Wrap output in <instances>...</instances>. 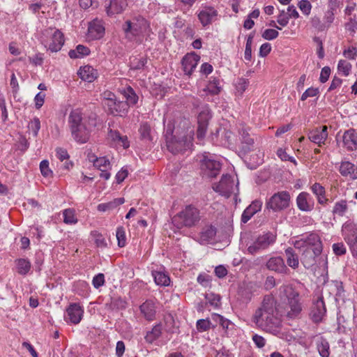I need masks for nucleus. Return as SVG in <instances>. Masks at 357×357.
I'll list each match as a JSON object with an SVG mask.
<instances>
[{
	"instance_id": "4c0bfd02",
	"label": "nucleus",
	"mask_w": 357,
	"mask_h": 357,
	"mask_svg": "<svg viewBox=\"0 0 357 357\" xmlns=\"http://www.w3.org/2000/svg\"><path fill=\"white\" fill-rule=\"evenodd\" d=\"M89 160L93 163V166L99 170L109 169L110 168V162L105 157L95 158L93 155L90 157Z\"/></svg>"
},
{
	"instance_id": "c756f323",
	"label": "nucleus",
	"mask_w": 357,
	"mask_h": 357,
	"mask_svg": "<svg viewBox=\"0 0 357 357\" xmlns=\"http://www.w3.org/2000/svg\"><path fill=\"white\" fill-rule=\"evenodd\" d=\"M310 189L316 196L319 204L326 206L328 204L329 200L326 197V190L324 186L319 183H315L311 186Z\"/></svg>"
},
{
	"instance_id": "58836bf2",
	"label": "nucleus",
	"mask_w": 357,
	"mask_h": 357,
	"mask_svg": "<svg viewBox=\"0 0 357 357\" xmlns=\"http://www.w3.org/2000/svg\"><path fill=\"white\" fill-rule=\"evenodd\" d=\"M162 334V326L160 324L155 325L151 331L147 332L145 340L148 343H153Z\"/></svg>"
},
{
	"instance_id": "5701e85b",
	"label": "nucleus",
	"mask_w": 357,
	"mask_h": 357,
	"mask_svg": "<svg viewBox=\"0 0 357 357\" xmlns=\"http://www.w3.org/2000/svg\"><path fill=\"white\" fill-rule=\"evenodd\" d=\"M344 146L347 151H352L357 149V132L354 129L346 130L342 136Z\"/></svg>"
},
{
	"instance_id": "39448f33",
	"label": "nucleus",
	"mask_w": 357,
	"mask_h": 357,
	"mask_svg": "<svg viewBox=\"0 0 357 357\" xmlns=\"http://www.w3.org/2000/svg\"><path fill=\"white\" fill-rule=\"evenodd\" d=\"M40 42L47 50L56 52L64 44L63 34L56 28L49 27L42 31Z\"/></svg>"
},
{
	"instance_id": "4468645a",
	"label": "nucleus",
	"mask_w": 357,
	"mask_h": 357,
	"mask_svg": "<svg viewBox=\"0 0 357 357\" xmlns=\"http://www.w3.org/2000/svg\"><path fill=\"white\" fill-rule=\"evenodd\" d=\"M218 13L211 6H206L200 10L197 14L199 20L203 26H207L217 20Z\"/></svg>"
},
{
	"instance_id": "6e6d98bb",
	"label": "nucleus",
	"mask_w": 357,
	"mask_h": 357,
	"mask_svg": "<svg viewBox=\"0 0 357 357\" xmlns=\"http://www.w3.org/2000/svg\"><path fill=\"white\" fill-rule=\"evenodd\" d=\"M40 170L42 175L45 177H50L53 174L52 171L49 167V161L47 160H43L40 162Z\"/></svg>"
},
{
	"instance_id": "2f4dec72",
	"label": "nucleus",
	"mask_w": 357,
	"mask_h": 357,
	"mask_svg": "<svg viewBox=\"0 0 357 357\" xmlns=\"http://www.w3.org/2000/svg\"><path fill=\"white\" fill-rule=\"evenodd\" d=\"M319 255H315L314 250L310 248H305L302 255L301 261L305 268H310L315 264V258Z\"/></svg>"
},
{
	"instance_id": "b1692460",
	"label": "nucleus",
	"mask_w": 357,
	"mask_h": 357,
	"mask_svg": "<svg viewBox=\"0 0 357 357\" xmlns=\"http://www.w3.org/2000/svg\"><path fill=\"white\" fill-rule=\"evenodd\" d=\"M340 174L351 180L357 179V166L349 161H342L339 167Z\"/></svg>"
},
{
	"instance_id": "2eb2a0df",
	"label": "nucleus",
	"mask_w": 357,
	"mask_h": 357,
	"mask_svg": "<svg viewBox=\"0 0 357 357\" xmlns=\"http://www.w3.org/2000/svg\"><path fill=\"white\" fill-rule=\"evenodd\" d=\"M326 312V308L323 297L319 296L312 306L310 316L312 321L315 323L321 321Z\"/></svg>"
},
{
	"instance_id": "e433bc0d",
	"label": "nucleus",
	"mask_w": 357,
	"mask_h": 357,
	"mask_svg": "<svg viewBox=\"0 0 357 357\" xmlns=\"http://www.w3.org/2000/svg\"><path fill=\"white\" fill-rule=\"evenodd\" d=\"M17 273L20 275H26L31 267V262L26 259H18L15 260Z\"/></svg>"
},
{
	"instance_id": "69168bd1",
	"label": "nucleus",
	"mask_w": 357,
	"mask_h": 357,
	"mask_svg": "<svg viewBox=\"0 0 357 357\" xmlns=\"http://www.w3.org/2000/svg\"><path fill=\"white\" fill-rule=\"evenodd\" d=\"M93 285L95 288L98 289L102 287L105 283V276L102 273L96 275L92 281Z\"/></svg>"
},
{
	"instance_id": "72a5a7b5",
	"label": "nucleus",
	"mask_w": 357,
	"mask_h": 357,
	"mask_svg": "<svg viewBox=\"0 0 357 357\" xmlns=\"http://www.w3.org/2000/svg\"><path fill=\"white\" fill-rule=\"evenodd\" d=\"M152 276L153 277L154 281L157 285L165 287L169 285L170 278L164 271L161 270L153 271Z\"/></svg>"
},
{
	"instance_id": "412c9836",
	"label": "nucleus",
	"mask_w": 357,
	"mask_h": 357,
	"mask_svg": "<svg viewBox=\"0 0 357 357\" xmlns=\"http://www.w3.org/2000/svg\"><path fill=\"white\" fill-rule=\"evenodd\" d=\"M107 138L116 146L128 149L130 146V142L126 135H122L118 130L109 128L107 133Z\"/></svg>"
},
{
	"instance_id": "4be33fe9",
	"label": "nucleus",
	"mask_w": 357,
	"mask_h": 357,
	"mask_svg": "<svg viewBox=\"0 0 357 357\" xmlns=\"http://www.w3.org/2000/svg\"><path fill=\"white\" fill-rule=\"evenodd\" d=\"M303 236L307 248L313 249L315 255H320L321 253L322 243L317 234L310 233Z\"/></svg>"
},
{
	"instance_id": "c03bdc74",
	"label": "nucleus",
	"mask_w": 357,
	"mask_h": 357,
	"mask_svg": "<svg viewBox=\"0 0 357 357\" xmlns=\"http://www.w3.org/2000/svg\"><path fill=\"white\" fill-rule=\"evenodd\" d=\"M141 139L145 141H151V128L147 123H142L139 128Z\"/></svg>"
},
{
	"instance_id": "864d4df0",
	"label": "nucleus",
	"mask_w": 357,
	"mask_h": 357,
	"mask_svg": "<svg viewBox=\"0 0 357 357\" xmlns=\"http://www.w3.org/2000/svg\"><path fill=\"white\" fill-rule=\"evenodd\" d=\"M116 236L118 241V245L121 248L124 247L126 245V238L125 229L123 227H119L116 229Z\"/></svg>"
},
{
	"instance_id": "c9c22d12",
	"label": "nucleus",
	"mask_w": 357,
	"mask_h": 357,
	"mask_svg": "<svg viewBox=\"0 0 357 357\" xmlns=\"http://www.w3.org/2000/svg\"><path fill=\"white\" fill-rule=\"evenodd\" d=\"M90 54V50L82 45H78L75 50H71L68 55L71 59H79L87 56Z\"/></svg>"
},
{
	"instance_id": "f704fd0d",
	"label": "nucleus",
	"mask_w": 357,
	"mask_h": 357,
	"mask_svg": "<svg viewBox=\"0 0 357 357\" xmlns=\"http://www.w3.org/2000/svg\"><path fill=\"white\" fill-rule=\"evenodd\" d=\"M285 255L287 257V263L289 266L296 269L298 267L299 260L298 255L292 248H288L285 250Z\"/></svg>"
},
{
	"instance_id": "f257e3e1",
	"label": "nucleus",
	"mask_w": 357,
	"mask_h": 357,
	"mask_svg": "<svg viewBox=\"0 0 357 357\" xmlns=\"http://www.w3.org/2000/svg\"><path fill=\"white\" fill-rule=\"evenodd\" d=\"M252 321L261 330L273 334L280 335L281 319L278 315L276 307V301L270 296L266 295L259 307L252 317Z\"/></svg>"
},
{
	"instance_id": "774afa93",
	"label": "nucleus",
	"mask_w": 357,
	"mask_h": 357,
	"mask_svg": "<svg viewBox=\"0 0 357 357\" xmlns=\"http://www.w3.org/2000/svg\"><path fill=\"white\" fill-rule=\"evenodd\" d=\"M343 55L349 59H355L357 56V50L356 47H351L343 52Z\"/></svg>"
},
{
	"instance_id": "3c124183",
	"label": "nucleus",
	"mask_w": 357,
	"mask_h": 357,
	"mask_svg": "<svg viewBox=\"0 0 357 357\" xmlns=\"http://www.w3.org/2000/svg\"><path fill=\"white\" fill-rule=\"evenodd\" d=\"M28 129L32 132L33 137H36L40 129V121L38 117H34L28 124Z\"/></svg>"
},
{
	"instance_id": "a211bd4d",
	"label": "nucleus",
	"mask_w": 357,
	"mask_h": 357,
	"mask_svg": "<svg viewBox=\"0 0 357 357\" xmlns=\"http://www.w3.org/2000/svg\"><path fill=\"white\" fill-rule=\"evenodd\" d=\"M328 137V127L322 126L311 130L308 134L309 139L319 146L324 144Z\"/></svg>"
},
{
	"instance_id": "680f3d73",
	"label": "nucleus",
	"mask_w": 357,
	"mask_h": 357,
	"mask_svg": "<svg viewBox=\"0 0 357 357\" xmlns=\"http://www.w3.org/2000/svg\"><path fill=\"white\" fill-rule=\"evenodd\" d=\"M333 251L336 255H343L347 252V248L343 243H337L333 245Z\"/></svg>"
},
{
	"instance_id": "09e8293b",
	"label": "nucleus",
	"mask_w": 357,
	"mask_h": 357,
	"mask_svg": "<svg viewBox=\"0 0 357 357\" xmlns=\"http://www.w3.org/2000/svg\"><path fill=\"white\" fill-rule=\"evenodd\" d=\"M197 329L199 332H204L208 331L211 328H214L215 326L208 319H199L196 324Z\"/></svg>"
},
{
	"instance_id": "9d476101",
	"label": "nucleus",
	"mask_w": 357,
	"mask_h": 357,
	"mask_svg": "<svg viewBox=\"0 0 357 357\" xmlns=\"http://www.w3.org/2000/svg\"><path fill=\"white\" fill-rule=\"evenodd\" d=\"M276 240V235L272 232H267L257 237V238L248 248V252L255 255L261 250H266Z\"/></svg>"
},
{
	"instance_id": "a878e982",
	"label": "nucleus",
	"mask_w": 357,
	"mask_h": 357,
	"mask_svg": "<svg viewBox=\"0 0 357 357\" xmlns=\"http://www.w3.org/2000/svg\"><path fill=\"white\" fill-rule=\"evenodd\" d=\"M215 235V227L212 225H206L202 229L197 241L201 244H208L214 240Z\"/></svg>"
},
{
	"instance_id": "bf43d9fd",
	"label": "nucleus",
	"mask_w": 357,
	"mask_h": 357,
	"mask_svg": "<svg viewBox=\"0 0 357 357\" xmlns=\"http://www.w3.org/2000/svg\"><path fill=\"white\" fill-rule=\"evenodd\" d=\"M279 35L277 30L273 29H267L262 33V38L265 40H271L276 38Z\"/></svg>"
},
{
	"instance_id": "de8ad7c7",
	"label": "nucleus",
	"mask_w": 357,
	"mask_h": 357,
	"mask_svg": "<svg viewBox=\"0 0 357 357\" xmlns=\"http://www.w3.org/2000/svg\"><path fill=\"white\" fill-rule=\"evenodd\" d=\"M221 87L220 86V80L216 78H213L210 80L209 83L206 86V91L211 94H218L220 92Z\"/></svg>"
},
{
	"instance_id": "f03ea898",
	"label": "nucleus",
	"mask_w": 357,
	"mask_h": 357,
	"mask_svg": "<svg viewBox=\"0 0 357 357\" xmlns=\"http://www.w3.org/2000/svg\"><path fill=\"white\" fill-rule=\"evenodd\" d=\"M68 123L72 137L78 143H86L95 123L90 122L79 108L72 109L68 118Z\"/></svg>"
},
{
	"instance_id": "6ab92c4d",
	"label": "nucleus",
	"mask_w": 357,
	"mask_h": 357,
	"mask_svg": "<svg viewBox=\"0 0 357 357\" xmlns=\"http://www.w3.org/2000/svg\"><path fill=\"white\" fill-rule=\"evenodd\" d=\"M105 9L109 16L121 13L128 6V0H107Z\"/></svg>"
},
{
	"instance_id": "ddd939ff",
	"label": "nucleus",
	"mask_w": 357,
	"mask_h": 357,
	"mask_svg": "<svg viewBox=\"0 0 357 357\" xmlns=\"http://www.w3.org/2000/svg\"><path fill=\"white\" fill-rule=\"evenodd\" d=\"M84 309L78 303H71L66 309L64 319L67 323L77 324L83 317Z\"/></svg>"
},
{
	"instance_id": "ea45409f",
	"label": "nucleus",
	"mask_w": 357,
	"mask_h": 357,
	"mask_svg": "<svg viewBox=\"0 0 357 357\" xmlns=\"http://www.w3.org/2000/svg\"><path fill=\"white\" fill-rule=\"evenodd\" d=\"M317 348L321 357H328L330 355V346L328 342L323 338L317 343Z\"/></svg>"
},
{
	"instance_id": "e2e57ef3",
	"label": "nucleus",
	"mask_w": 357,
	"mask_h": 357,
	"mask_svg": "<svg viewBox=\"0 0 357 357\" xmlns=\"http://www.w3.org/2000/svg\"><path fill=\"white\" fill-rule=\"evenodd\" d=\"M319 91L317 88H308L301 96V100H305L310 97H314L319 94Z\"/></svg>"
},
{
	"instance_id": "1a4fd4ad",
	"label": "nucleus",
	"mask_w": 357,
	"mask_h": 357,
	"mask_svg": "<svg viewBox=\"0 0 357 357\" xmlns=\"http://www.w3.org/2000/svg\"><path fill=\"white\" fill-rule=\"evenodd\" d=\"M167 146L168 150L174 154L188 149L191 144L190 137L183 135L180 137L172 136V132L167 130L165 134Z\"/></svg>"
},
{
	"instance_id": "aec40b11",
	"label": "nucleus",
	"mask_w": 357,
	"mask_h": 357,
	"mask_svg": "<svg viewBox=\"0 0 357 357\" xmlns=\"http://www.w3.org/2000/svg\"><path fill=\"white\" fill-rule=\"evenodd\" d=\"M110 102H104L108 112L115 116H123L128 112V104L123 101H119L116 98Z\"/></svg>"
},
{
	"instance_id": "49530a36",
	"label": "nucleus",
	"mask_w": 357,
	"mask_h": 357,
	"mask_svg": "<svg viewBox=\"0 0 357 357\" xmlns=\"http://www.w3.org/2000/svg\"><path fill=\"white\" fill-rule=\"evenodd\" d=\"M126 306V301L120 297L112 298L109 303V308L112 310H123Z\"/></svg>"
},
{
	"instance_id": "5fc2aeb1",
	"label": "nucleus",
	"mask_w": 357,
	"mask_h": 357,
	"mask_svg": "<svg viewBox=\"0 0 357 357\" xmlns=\"http://www.w3.org/2000/svg\"><path fill=\"white\" fill-rule=\"evenodd\" d=\"M220 296L218 294H213L212 292L207 293L206 294V299L208 303L215 307H218L220 304Z\"/></svg>"
},
{
	"instance_id": "cd10ccee",
	"label": "nucleus",
	"mask_w": 357,
	"mask_h": 357,
	"mask_svg": "<svg viewBox=\"0 0 357 357\" xmlns=\"http://www.w3.org/2000/svg\"><path fill=\"white\" fill-rule=\"evenodd\" d=\"M262 206V202L260 200L253 201L243 211L241 215V221L243 223L248 222L251 218L259 211Z\"/></svg>"
},
{
	"instance_id": "603ef678",
	"label": "nucleus",
	"mask_w": 357,
	"mask_h": 357,
	"mask_svg": "<svg viewBox=\"0 0 357 357\" xmlns=\"http://www.w3.org/2000/svg\"><path fill=\"white\" fill-rule=\"evenodd\" d=\"M351 69V65L350 63L345 60H340L338 62L337 70L340 73H342L343 75L348 76Z\"/></svg>"
},
{
	"instance_id": "bb28decb",
	"label": "nucleus",
	"mask_w": 357,
	"mask_h": 357,
	"mask_svg": "<svg viewBox=\"0 0 357 357\" xmlns=\"http://www.w3.org/2000/svg\"><path fill=\"white\" fill-rule=\"evenodd\" d=\"M298 208L303 211H310L313 208L314 202L310 195L305 192H301L296 198Z\"/></svg>"
},
{
	"instance_id": "a18cd8bd",
	"label": "nucleus",
	"mask_w": 357,
	"mask_h": 357,
	"mask_svg": "<svg viewBox=\"0 0 357 357\" xmlns=\"http://www.w3.org/2000/svg\"><path fill=\"white\" fill-rule=\"evenodd\" d=\"M348 209V206L346 200H340L337 202L333 208V213L339 216H343Z\"/></svg>"
},
{
	"instance_id": "a19ab883",
	"label": "nucleus",
	"mask_w": 357,
	"mask_h": 357,
	"mask_svg": "<svg viewBox=\"0 0 357 357\" xmlns=\"http://www.w3.org/2000/svg\"><path fill=\"white\" fill-rule=\"evenodd\" d=\"M124 97L126 99V104L135 105L138 101V96L130 86L127 87L123 90V93Z\"/></svg>"
},
{
	"instance_id": "8fccbe9b",
	"label": "nucleus",
	"mask_w": 357,
	"mask_h": 357,
	"mask_svg": "<svg viewBox=\"0 0 357 357\" xmlns=\"http://www.w3.org/2000/svg\"><path fill=\"white\" fill-rule=\"evenodd\" d=\"M254 38V33H250L246 41L244 58L246 61H250L252 59V44Z\"/></svg>"
},
{
	"instance_id": "37998d69",
	"label": "nucleus",
	"mask_w": 357,
	"mask_h": 357,
	"mask_svg": "<svg viewBox=\"0 0 357 357\" xmlns=\"http://www.w3.org/2000/svg\"><path fill=\"white\" fill-rule=\"evenodd\" d=\"M63 222L68 225H74L77 222V218L75 216V210L73 208H67L63 211Z\"/></svg>"
},
{
	"instance_id": "338daca9",
	"label": "nucleus",
	"mask_w": 357,
	"mask_h": 357,
	"mask_svg": "<svg viewBox=\"0 0 357 357\" xmlns=\"http://www.w3.org/2000/svg\"><path fill=\"white\" fill-rule=\"evenodd\" d=\"M271 51V44L268 43H263L259 48V55L261 57H265L270 53Z\"/></svg>"
},
{
	"instance_id": "dca6fc26",
	"label": "nucleus",
	"mask_w": 357,
	"mask_h": 357,
	"mask_svg": "<svg viewBox=\"0 0 357 357\" xmlns=\"http://www.w3.org/2000/svg\"><path fill=\"white\" fill-rule=\"evenodd\" d=\"M266 268L271 271L280 274H288L289 270L284 264L281 257H272L266 264Z\"/></svg>"
},
{
	"instance_id": "79ce46f5",
	"label": "nucleus",
	"mask_w": 357,
	"mask_h": 357,
	"mask_svg": "<svg viewBox=\"0 0 357 357\" xmlns=\"http://www.w3.org/2000/svg\"><path fill=\"white\" fill-rule=\"evenodd\" d=\"M147 62V59L144 56H133L130 59V68L133 70L143 69Z\"/></svg>"
},
{
	"instance_id": "c85d7f7f",
	"label": "nucleus",
	"mask_w": 357,
	"mask_h": 357,
	"mask_svg": "<svg viewBox=\"0 0 357 357\" xmlns=\"http://www.w3.org/2000/svg\"><path fill=\"white\" fill-rule=\"evenodd\" d=\"M78 74L82 80L88 82H93L98 76L97 70L90 66L81 67L78 71Z\"/></svg>"
},
{
	"instance_id": "0eeeda50",
	"label": "nucleus",
	"mask_w": 357,
	"mask_h": 357,
	"mask_svg": "<svg viewBox=\"0 0 357 357\" xmlns=\"http://www.w3.org/2000/svg\"><path fill=\"white\" fill-rule=\"evenodd\" d=\"M291 196L288 191L282 190L274 193L266 203L268 209L279 212L289 206Z\"/></svg>"
},
{
	"instance_id": "393cba45",
	"label": "nucleus",
	"mask_w": 357,
	"mask_h": 357,
	"mask_svg": "<svg viewBox=\"0 0 357 357\" xmlns=\"http://www.w3.org/2000/svg\"><path fill=\"white\" fill-rule=\"evenodd\" d=\"M241 149L244 153L250 151L254 146V139L250 135L248 130L244 126L239 128Z\"/></svg>"
},
{
	"instance_id": "0e129e2a",
	"label": "nucleus",
	"mask_w": 357,
	"mask_h": 357,
	"mask_svg": "<svg viewBox=\"0 0 357 357\" xmlns=\"http://www.w3.org/2000/svg\"><path fill=\"white\" fill-rule=\"evenodd\" d=\"M289 17L287 13H285L284 10H280V14L278 16L277 22L282 26H285L289 23Z\"/></svg>"
},
{
	"instance_id": "f8f14e48",
	"label": "nucleus",
	"mask_w": 357,
	"mask_h": 357,
	"mask_svg": "<svg viewBox=\"0 0 357 357\" xmlns=\"http://www.w3.org/2000/svg\"><path fill=\"white\" fill-rule=\"evenodd\" d=\"M234 177L229 174H224L220 182L213 185V188L220 195L229 197L234 192Z\"/></svg>"
},
{
	"instance_id": "9b49d317",
	"label": "nucleus",
	"mask_w": 357,
	"mask_h": 357,
	"mask_svg": "<svg viewBox=\"0 0 357 357\" xmlns=\"http://www.w3.org/2000/svg\"><path fill=\"white\" fill-rule=\"evenodd\" d=\"M342 235L351 250L357 248V225L351 220L345 222L342 227Z\"/></svg>"
},
{
	"instance_id": "473e14b6",
	"label": "nucleus",
	"mask_w": 357,
	"mask_h": 357,
	"mask_svg": "<svg viewBox=\"0 0 357 357\" xmlns=\"http://www.w3.org/2000/svg\"><path fill=\"white\" fill-rule=\"evenodd\" d=\"M140 311L146 320L152 321L155 319V309L153 303L146 301L140 305Z\"/></svg>"
},
{
	"instance_id": "f3484780",
	"label": "nucleus",
	"mask_w": 357,
	"mask_h": 357,
	"mask_svg": "<svg viewBox=\"0 0 357 357\" xmlns=\"http://www.w3.org/2000/svg\"><path fill=\"white\" fill-rule=\"evenodd\" d=\"M200 56L195 53L187 54L182 59L181 63L183 71L188 75H191L196 68Z\"/></svg>"
},
{
	"instance_id": "4d7b16f0",
	"label": "nucleus",
	"mask_w": 357,
	"mask_h": 357,
	"mask_svg": "<svg viewBox=\"0 0 357 357\" xmlns=\"http://www.w3.org/2000/svg\"><path fill=\"white\" fill-rule=\"evenodd\" d=\"M249 85V81L245 78H238L236 82V89L240 93H243Z\"/></svg>"
},
{
	"instance_id": "7ed1b4c3",
	"label": "nucleus",
	"mask_w": 357,
	"mask_h": 357,
	"mask_svg": "<svg viewBox=\"0 0 357 357\" xmlns=\"http://www.w3.org/2000/svg\"><path fill=\"white\" fill-rule=\"evenodd\" d=\"M280 299L285 303L286 316L289 319L298 318L302 312L300 294L292 285L283 284L279 288Z\"/></svg>"
},
{
	"instance_id": "13d9d810",
	"label": "nucleus",
	"mask_w": 357,
	"mask_h": 357,
	"mask_svg": "<svg viewBox=\"0 0 357 357\" xmlns=\"http://www.w3.org/2000/svg\"><path fill=\"white\" fill-rule=\"evenodd\" d=\"M298 8L304 15H309L311 12L312 5L307 0H301L298 3Z\"/></svg>"
},
{
	"instance_id": "052dcab7",
	"label": "nucleus",
	"mask_w": 357,
	"mask_h": 357,
	"mask_svg": "<svg viewBox=\"0 0 357 357\" xmlns=\"http://www.w3.org/2000/svg\"><path fill=\"white\" fill-rule=\"evenodd\" d=\"M211 116L208 110H203L202 111L197 118L198 124H202V123H204L208 126V121L211 119Z\"/></svg>"
},
{
	"instance_id": "423d86ee",
	"label": "nucleus",
	"mask_w": 357,
	"mask_h": 357,
	"mask_svg": "<svg viewBox=\"0 0 357 357\" xmlns=\"http://www.w3.org/2000/svg\"><path fill=\"white\" fill-rule=\"evenodd\" d=\"M123 28L126 37L132 40L135 37L146 33L149 28V24L145 18L137 16L130 20H127Z\"/></svg>"
},
{
	"instance_id": "20e7f679",
	"label": "nucleus",
	"mask_w": 357,
	"mask_h": 357,
	"mask_svg": "<svg viewBox=\"0 0 357 357\" xmlns=\"http://www.w3.org/2000/svg\"><path fill=\"white\" fill-rule=\"evenodd\" d=\"M199 220V210L192 205H188L173 217L172 223L178 229H181L184 227H191L195 225Z\"/></svg>"
},
{
	"instance_id": "6e6552de",
	"label": "nucleus",
	"mask_w": 357,
	"mask_h": 357,
	"mask_svg": "<svg viewBox=\"0 0 357 357\" xmlns=\"http://www.w3.org/2000/svg\"><path fill=\"white\" fill-rule=\"evenodd\" d=\"M222 165L209 153H204L200 161V168L202 174L208 178H214L219 174Z\"/></svg>"
},
{
	"instance_id": "7c9ffc66",
	"label": "nucleus",
	"mask_w": 357,
	"mask_h": 357,
	"mask_svg": "<svg viewBox=\"0 0 357 357\" xmlns=\"http://www.w3.org/2000/svg\"><path fill=\"white\" fill-rule=\"evenodd\" d=\"M88 31L93 38H100L105 32V28L100 21L93 20L90 22Z\"/></svg>"
}]
</instances>
